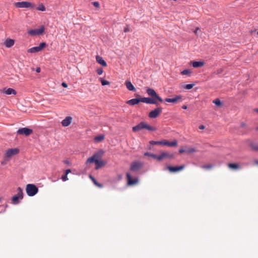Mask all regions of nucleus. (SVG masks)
<instances>
[{
  "label": "nucleus",
  "instance_id": "1",
  "mask_svg": "<svg viewBox=\"0 0 258 258\" xmlns=\"http://www.w3.org/2000/svg\"><path fill=\"white\" fill-rule=\"evenodd\" d=\"M103 154L104 151L102 150H100L95 153L93 156L88 158L85 164L87 165L88 163H94L96 165L95 169L96 170L99 169L105 164V162L100 160Z\"/></svg>",
  "mask_w": 258,
  "mask_h": 258
},
{
  "label": "nucleus",
  "instance_id": "2",
  "mask_svg": "<svg viewBox=\"0 0 258 258\" xmlns=\"http://www.w3.org/2000/svg\"><path fill=\"white\" fill-rule=\"evenodd\" d=\"M17 190V194L13 196L12 198V203L13 205L19 204L20 203L21 200L23 198V192L22 188L19 187Z\"/></svg>",
  "mask_w": 258,
  "mask_h": 258
},
{
  "label": "nucleus",
  "instance_id": "3",
  "mask_svg": "<svg viewBox=\"0 0 258 258\" xmlns=\"http://www.w3.org/2000/svg\"><path fill=\"white\" fill-rule=\"evenodd\" d=\"M26 190L28 196L33 197L38 192V188L35 184H28L26 185Z\"/></svg>",
  "mask_w": 258,
  "mask_h": 258
},
{
  "label": "nucleus",
  "instance_id": "4",
  "mask_svg": "<svg viewBox=\"0 0 258 258\" xmlns=\"http://www.w3.org/2000/svg\"><path fill=\"white\" fill-rule=\"evenodd\" d=\"M46 46V43L44 42H41L39 46L33 47L28 49V53H34L40 51Z\"/></svg>",
  "mask_w": 258,
  "mask_h": 258
},
{
  "label": "nucleus",
  "instance_id": "5",
  "mask_svg": "<svg viewBox=\"0 0 258 258\" xmlns=\"http://www.w3.org/2000/svg\"><path fill=\"white\" fill-rule=\"evenodd\" d=\"M44 31V27L41 26L39 29H31L28 31V34L32 36H36L41 34Z\"/></svg>",
  "mask_w": 258,
  "mask_h": 258
},
{
  "label": "nucleus",
  "instance_id": "6",
  "mask_svg": "<svg viewBox=\"0 0 258 258\" xmlns=\"http://www.w3.org/2000/svg\"><path fill=\"white\" fill-rule=\"evenodd\" d=\"M15 6L18 8H28L32 7V5L30 2L23 1L15 3Z\"/></svg>",
  "mask_w": 258,
  "mask_h": 258
},
{
  "label": "nucleus",
  "instance_id": "7",
  "mask_svg": "<svg viewBox=\"0 0 258 258\" xmlns=\"http://www.w3.org/2000/svg\"><path fill=\"white\" fill-rule=\"evenodd\" d=\"M33 132V130L28 127H22L19 128L17 133L19 135H23L26 136H29Z\"/></svg>",
  "mask_w": 258,
  "mask_h": 258
},
{
  "label": "nucleus",
  "instance_id": "8",
  "mask_svg": "<svg viewBox=\"0 0 258 258\" xmlns=\"http://www.w3.org/2000/svg\"><path fill=\"white\" fill-rule=\"evenodd\" d=\"M184 168H185V165H180L179 166H168L166 167V168L168 169V170L170 172H172V173L177 172H179L180 171H181Z\"/></svg>",
  "mask_w": 258,
  "mask_h": 258
},
{
  "label": "nucleus",
  "instance_id": "9",
  "mask_svg": "<svg viewBox=\"0 0 258 258\" xmlns=\"http://www.w3.org/2000/svg\"><path fill=\"white\" fill-rule=\"evenodd\" d=\"M146 92L148 95L150 96L151 97L155 98L158 101L161 102V97L157 94L156 91L153 89L148 88L146 90Z\"/></svg>",
  "mask_w": 258,
  "mask_h": 258
},
{
  "label": "nucleus",
  "instance_id": "10",
  "mask_svg": "<svg viewBox=\"0 0 258 258\" xmlns=\"http://www.w3.org/2000/svg\"><path fill=\"white\" fill-rule=\"evenodd\" d=\"M143 164L138 161L133 162L130 166V170L132 171H137L141 168Z\"/></svg>",
  "mask_w": 258,
  "mask_h": 258
},
{
  "label": "nucleus",
  "instance_id": "11",
  "mask_svg": "<svg viewBox=\"0 0 258 258\" xmlns=\"http://www.w3.org/2000/svg\"><path fill=\"white\" fill-rule=\"evenodd\" d=\"M141 102L150 104H157L156 98L153 97H141Z\"/></svg>",
  "mask_w": 258,
  "mask_h": 258
},
{
  "label": "nucleus",
  "instance_id": "12",
  "mask_svg": "<svg viewBox=\"0 0 258 258\" xmlns=\"http://www.w3.org/2000/svg\"><path fill=\"white\" fill-rule=\"evenodd\" d=\"M197 151V150L194 148H184L182 147L179 150V153L180 154H182V153H185L187 154H190L195 153Z\"/></svg>",
  "mask_w": 258,
  "mask_h": 258
},
{
  "label": "nucleus",
  "instance_id": "13",
  "mask_svg": "<svg viewBox=\"0 0 258 258\" xmlns=\"http://www.w3.org/2000/svg\"><path fill=\"white\" fill-rule=\"evenodd\" d=\"M144 156H148L149 157L152 158L155 160L157 161H161V154H160L159 155H156L153 153H151L150 152H145L144 154Z\"/></svg>",
  "mask_w": 258,
  "mask_h": 258
},
{
  "label": "nucleus",
  "instance_id": "14",
  "mask_svg": "<svg viewBox=\"0 0 258 258\" xmlns=\"http://www.w3.org/2000/svg\"><path fill=\"white\" fill-rule=\"evenodd\" d=\"M126 177L128 185H132L138 182V179L137 178H133L129 173H126Z\"/></svg>",
  "mask_w": 258,
  "mask_h": 258
},
{
  "label": "nucleus",
  "instance_id": "15",
  "mask_svg": "<svg viewBox=\"0 0 258 258\" xmlns=\"http://www.w3.org/2000/svg\"><path fill=\"white\" fill-rule=\"evenodd\" d=\"M19 152V150L17 148L10 149L6 152V156L7 157H11L13 155H17Z\"/></svg>",
  "mask_w": 258,
  "mask_h": 258
},
{
  "label": "nucleus",
  "instance_id": "16",
  "mask_svg": "<svg viewBox=\"0 0 258 258\" xmlns=\"http://www.w3.org/2000/svg\"><path fill=\"white\" fill-rule=\"evenodd\" d=\"M161 110L160 107H157L154 110H152L149 114V117L154 118L158 116Z\"/></svg>",
  "mask_w": 258,
  "mask_h": 258
},
{
  "label": "nucleus",
  "instance_id": "17",
  "mask_svg": "<svg viewBox=\"0 0 258 258\" xmlns=\"http://www.w3.org/2000/svg\"><path fill=\"white\" fill-rule=\"evenodd\" d=\"M162 145L167 146L169 147H174L177 145V142L176 140H174L172 142L167 140H162Z\"/></svg>",
  "mask_w": 258,
  "mask_h": 258
},
{
  "label": "nucleus",
  "instance_id": "18",
  "mask_svg": "<svg viewBox=\"0 0 258 258\" xmlns=\"http://www.w3.org/2000/svg\"><path fill=\"white\" fill-rule=\"evenodd\" d=\"M181 99V96H176L175 97L172 98H166L165 101L169 103H176L177 102L180 101Z\"/></svg>",
  "mask_w": 258,
  "mask_h": 258
},
{
  "label": "nucleus",
  "instance_id": "19",
  "mask_svg": "<svg viewBox=\"0 0 258 258\" xmlns=\"http://www.w3.org/2000/svg\"><path fill=\"white\" fill-rule=\"evenodd\" d=\"M72 117L71 116H67L61 121V124L63 126L66 127L69 126L72 122Z\"/></svg>",
  "mask_w": 258,
  "mask_h": 258
},
{
  "label": "nucleus",
  "instance_id": "20",
  "mask_svg": "<svg viewBox=\"0 0 258 258\" xmlns=\"http://www.w3.org/2000/svg\"><path fill=\"white\" fill-rule=\"evenodd\" d=\"M140 102H141V97L139 98H133L131 100H129L127 101V104L130 105H135L136 104H138Z\"/></svg>",
  "mask_w": 258,
  "mask_h": 258
},
{
  "label": "nucleus",
  "instance_id": "21",
  "mask_svg": "<svg viewBox=\"0 0 258 258\" xmlns=\"http://www.w3.org/2000/svg\"><path fill=\"white\" fill-rule=\"evenodd\" d=\"M125 85L126 86V88L132 91H135L136 88L134 87V86L133 85V84L131 83V82L129 80H126L125 82Z\"/></svg>",
  "mask_w": 258,
  "mask_h": 258
},
{
  "label": "nucleus",
  "instance_id": "22",
  "mask_svg": "<svg viewBox=\"0 0 258 258\" xmlns=\"http://www.w3.org/2000/svg\"><path fill=\"white\" fill-rule=\"evenodd\" d=\"M144 121H142L137 125L133 127L132 130L134 132H138L142 129H144Z\"/></svg>",
  "mask_w": 258,
  "mask_h": 258
},
{
  "label": "nucleus",
  "instance_id": "23",
  "mask_svg": "<svg viewBox=\"0 0 258 258\" xmlns=\"http://www.w3.org/2000/svg\"><path fill=\"white\" fill-rule=\"evenodd\" d=\"M14 43V40L10 38H7L4 42L5 45L8 48H10L13 46Z\"/></svg>",
  "mask_w": 258,
  "mask_h": 258
},
{
  "label": "nucleus",
  "instance_id": "24",
  "mask_svg": "<svg viewBox=\"0 0 258 258\" xmlns=\"http://www.w3.org/2000/svg\"><path fill=\"white\" fill-rule=\"evenodd\" d=\"M149 146H148L149 150H154V145H161V141H151L149 142Z\"/></svg>",
  "mask_w": 258,
  "mask_h": 258
},
{
  "label": "nucleus",
  "instance_id": "25",
  "mask_svg": "<svg viewBox=\"0 0 258 258\" xmlns=\"http://www.w3.org/2000/svg\"><path fill=\"white\" fill-rule=\"evenodd\" d=\"M96 60L97 61V62L99 63L100 64H101V66H103V67H106L107 66V63L106 62V61L104 60V59L99 56V55H97L96 56Z\"/></svg>",
  "mask_w": 258,
  "mask_h": 258
},
{
  "label": "nucleus",
  "instance_id": "26",
  "mask_svg": "<svg viewBox=\"0 0 258 258\" xmlns=\"http://www.w3.org/2000/svg\"><path fill=\"white\" fill-rule=\"evenodd\" d=\"M191 63L192 64V67L195 68L202 67L204 66L205 64V62L204 61H194L191 62Z\"/></svg>",
  "mask_w": 258,
  "mask_h": 258
},
{
  "label": "nucleus",
  "instance_id": "27",
  "mask_svg": "<svg viewBox=\"0 0 258 258\" xmlns=\"http://www.w3.org/2000/svg\"><path fill=\"white\" fill-rule=\"evenodd\" d=\"M4 93L7 95H16L17 94V92L16 91V90L11 88H9L7 89L5 88Z\"/></svg>",
  "mask_w": 258,
  "mask_h": 258
},
{
  "label": "nucleus",
  "instance_id": "28",
  "mask_svg": "<svg viewBox=\"0 0 258 258\" xmlns=\"http://www.w3.org/2000/svg\"><path fill=\"white\" fill-rule=\"evenodd\" d=\"M174 157V155L173 153L167 152H162V159L167 158V159H171Z\"/></svg>",
  "mask_w": 258,
  "mask_h": 258
},
{
  "label": "nucleus",
  "instance_id": "29",
  "mask_svg": "<svg viewBox=\"0 0 258 258\" xmlns=\"http://www.w3.org/2000/svg\"><path fill=\"white\" fill-rule=\"evenodd\" d=\"M228 167L231 169L238 170L240 168V166L237 163H229Z\"/></svg>",
  "mask_w": 258,
  "mask_h": 258
},
{
  "label": "nucleus",
  "instance_id": "30",
  "mask_svg": "<svg viewBox=\"0 0 258 258\" xmlns=\"http://www.w3.org/2000/svg\"><path fill=\"white\" fill-rule=\"evenodd\" d=\"M144 129H146L150 131H154L156 130V128L155 127L152 126L147 123H146L145 122H144Z\"/></svg>",
  "mask_w": 258,
  "mask_h": 258
},
{
  "label": "nucleus",
  "instance_id": "31",
  "mask_svg": "<svg viewBox=\"0 0 258 258\" xmlns=\"http://www.w3.org/2000/svg\"><path fill=\"white\" fill-rule=\"evenodd\" d=\"M90 178L92 179V180L93 181V183L96 185H97V186L99 187H103V185L102 184H101V183H98L96 180L95 179V178L94 177H93L91 175H90Z\"/></svg>",
  "mask_w": 258,
  "mask_h": 258
},
{
  "label": "nucleus",
  "instance_id": "32",
  "mask_svg": "<svg viewBox=\"0 0 258 258\" xmlns=\"http://www.w3.org/2000/svg\"><path fill=\"white\" fill-rule=\"evenodd\" d=\"M104 139V135H99L96 136L94 138V140L96 142H100L102 140H103Z\"/></svg>",
  "mask_w": 258,
  "mask_h": 258
},
{
  "label": "nucleus",
  "instance_id": "33",
  "mask_svg": "<svg viewBox=\"0 0 258 258\" xmlns=\"http://www.w3.org/2000/svg\"><path fill=\"white\" fill-rule=\"evenodd\" d=\"M191 71L188 69H185L181 72V74L182 75H189L191 74Z\"/></svg>",
  "mask_w": 258,
  "mask_h": 258
},
{
  "label": "nucleus",
  "instance_id": "34",
  "mask_svg": "<svg viewBox=\"0 0 258 258\" xmlns=\"http://www.w3.org/2000/svg\"><path fill=\"white\" fill-rule=\"evenodd\" d=\"M100 80L102 86H105L109 84V82L108 81L105 80L103 78H100Z\"/></svg>",
  "mask_w": 258,
  "mask_h": 258
},
{
  "label": "nucleus",
  "instance_id": "35",
  "mask_svg": "<svg viewBox=\"0 0 258 258\" xmlns=\"http://www.w3.org/2000/svg\"><path fill=\"white\" fill-rule=\"evenodd\" d=\"M213 102L217 106H220L222 105V103L219 99L214 100Z\"/></svg>",
  "mask_w": 258,
  "mask_h": 258
},
{
  "label": "nucleus",
  "instance_id": "36",
  "mask_svg": "<svg viewBox=\"0 0 258 258\" xmlns=\"http://www.w3.org/2000/svg\"><path fill=\"white\" fill-rule=\"evenodd\" d=\"M213 165L212 164H208L202 166V168L206 170H210L212 169Z\"/></svg>",
  "mask_w": 258,
  "mask_h": 258
},
{
  "label": "nucleus",
  "instance_id": "37",
  "mask_svg": "<svg viewBox=\"0 0 258 258\" xmlns=\"http://www.w3.org/2000/svg\"><path fill=\"white\" fill-rule=\"evenodd\" d=\"M194 84H187V85H186L184 88L185 89H187V90H189V89H191L193 88V87L194 86Z\"/></svg>",
  "mask_w": 258,
  "mask_h": 258
},
{
  "label": "nucleus",
  "instance_id": "38",
  "mask_svg": "<svg viewBox=\"0 0 258 258\" xmlns=\"http://www.w3.org/2000/svg\"><path fill=\"white\" fill-rule=\"evenodd\" d=\"M37 10L41 11H45V8L43 5L41 4L37 8Z\"/></svg>",
  "mask_w": 258,
  "mask_h": 258
},
{
  "label": "nucleus",
  "instance_id": "39",
  "mask_svg": "<svg viewBox=\"0 0 258 258\" xmlns=\"http://www.w3.org/2000/svg\"><path fill=\"white\" fill-rule=\"evenodd\" d=\"M97 73L99 75H101L103 73V70L102 68H100L97 70Z\"/></svg>",
  "mask_w": 258,
  "mask_h": 258
},
{
  "label": "nucleus",
  "instance_id": "40",
  "mask_svg": "<svg viewBox=\"0 0 258 258\" xmlns=\"http://www.w3.org/2000/svg\"><path fill=\"white\" fill-rule=\"evenodd\" d=\"M250 146L253 150H254L255 151H258V145H257L251 144Z\"/></svg>",
  "mask_w": 258,
  "mask_h": 258
},
{
  "label": "nucleus",
  "instance_id": "41",
  "mask_svg": "<svg viewBox=\"0 0 258 258\" xmlns=\"http://www.w3.org/2000/svg\"><path fill=\"white\" fill-rule=\"evenodd\" d=\"M61 179H62V181H67V180H68V175H67V174H64V175H63L61 176Z\"/></svg>",
  "mask_w": 258,
  "mask_h": 258
},
{
  "label": "nucleus",
  "instance_id": "42",
  "mask_svg": "<svg viewBox=\"0 0 258 258\" xmlns=\"http://www.w3.org/2000/svg\"><path fill=\"white\" fill-rule=\"evenodd\" d=\"M130 30V26L129 25H126L124 28V32H129Z\"/></svg>",
  "mask_w": 258,
  "mask_h": 258
},
{
  "label": "nucleus",
  "instance_id": "43",
  "mask_svg": "<svg viewBox=\"0 0 258 258\" xmlns=\"http://www.w3.org/2000/svg\"><path fill=\"white\" fill-rule=\"evenodd\" d=\"M93 5L94 7H95L96 8H98L100 6L99 3L98 2H94L93 3Z\"/></svg>",
  "mask_w": 258,
  "mask_h": 258
},
{
  "label": "nucleus",
  "instance_id": "44",
  "mask_svg": "<svg viewBox=\"0 0 258 258\" xmlns=\"http://www.w3.org/2000/svg\"><path fill=\"white\" fill-rule=\"evenodd\" d=\"M63 162H64V163H65V164H66L67 165H70V162L68 160H64Z\"/></svg>",
  "mask_w": 258,
  "mask_h": 258
},
{
  "label": "nucleus",
  "instance_id": "45",
  "mask_svg": "<svg viewBox=\"0 0 258 258\" xmlns=\"http://www.w3.org/2000/svg\"><path fill=\"white\" fill-rule=\"evenodd\" d=\"M61 85L64 88H67L68 87V85L65 82H62Z\"/></svg>",
  "mask_w": 258,
  "mask_h": 258
},
{
  "label": "nucleus",
  "instance_id": "46",
  "mask_svg": "<svg viewBox=\"0 0 258 258\" xmlns=\"http://www.w3.org/2000/svg\"><path fill=\"white\" fill-rule=\"evenodd\" d=\"M71 172V169H67L66 171H65V173L66 174H68L69 173H70Z\"/></svg>",
  "mask_w": 258,
  "mask_h": 258
},
{
  "label": "nucleus",
  "instance_id": "47",
  "mask_svg": "<svg viewBox=\"0 0 258 258\" xmlns=\"http://www.w3.org/2000/svg\"><path fill=\"white\" fill-rule=\"evenodd\" d=\"M205 126L204 125H201L199 126V128L200 130H204V129H205Z\"/></svg>",
  "mask_w": 258,
  "mask_h": 258
},
{
  "label": "nucleus",
  "instance_id": "48",
  "mask_svg": "<svg viewBox=\"0 0 258 258\" xmlns=\"http://www.w3.org/2000/svg\"><path fill=\"white\" fill-rule=\"evenodd\" d=\"M40 71H41V69H40V68H37L36 69V72L37 73H40Z\"/></svg>",
  "mask_w": 258,
  "mask_h": 258
},
{
  "label": "nucleus",
  "instance_id": "49",
  "mask_svg": "<svg viewBox=\"0 0 258 258\" xmlns=\"http://www.w3.org/2000/svg\"><path fill=\"white\" fill-rule=\"evenodd\" d=\"M254 163L255 165H258V160H255L254 161Z\"/></svg>",
  "mask_w": 258,
  "mask_h": 258
},
{
  "label": "nucleus",
  "instance_id": "50",
  "mask_svg": "<svg viewBox=\"0 0 258 258\" xmlns=\"http://www.w3.org/2000/svg\"><path fill=\"white\" fill-rule=\"evenodd\" d=\"M182 108L184 109H186L187 108V106L186 105H183Z\"/></svg>",
  "mask_w": 258,
  "mask_h": 258
},
{
  "label": "nucleus",
  "instance_id": "51",
  "mask_svg": "<svg viewBox=\"0 0 258 258\" xmlns=\"http://www.w3.org/2000/svg\"><path fill=\"white\" fill-rule=\"evenodd\" d=\"M199 29V28H197L196 29V30L194 31V33H195V34H197V31H198V30Z\"/></svg>",
  "mask_w": 258,
  "mask_h": 258
},
{
  "label": "nucleus",
  "instance_id": "52",
  "mask_svg": "<svg viewBox=\"0 0 258 258\" xmlns=\"http://www.w3.org/2000/svg\"><path fill=\"white\" fill-rule=\"evenodd\" d=\"M254 111L258 113V108L254 109Z\"/></svg>",
  "mask_w": 258,
  "mask_h": 258
},
{
  "label": "nucleus",
  "instance_id": "53",
  "mask_svg": "<svg viewBox=\"0 0 258 258\" xmlns=\"http://www.w3.org/2000/svg\"><path fill=\"white\" fill-rule=\"evenodd\" d=\"M256 130H258V126L256 128Z\"/></svg>",
  "mask_w": 258,
  "mask_h": 258
},
{
  "label": "nucleus",
  "instance_id": "54",
  "mask_svg": "<svg viewBox=\"0 0 258 258\" xmlns=\"http://www.w3.org/2000/svg\"><path fill=\"white\" fill-rule=\"evenodd\" d=\"M257 35H258V32H257Z\"/></svg>",
  "mask_w": 258,
  "mask_h": 258
}]
</instances>
